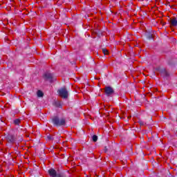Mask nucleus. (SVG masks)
I'll list each match as a JSON object with an SVG mask.
<instances>
[{"label": "nucleus", "instance_id": "nucleus-1", "mask_svg": "<svg viewBox=\"0 0 177 177\" xmlns=\"http://www.w3.org/2000/svg\"><path fill=\"white\" fill-rule=\"evenodd\" d=\"M53 122L55 124V125H57V127H60V125H65L66 124V120L61 119L59 120V118L55 117L53 118Z\"/></svg>", "mask_w": 177, "mask_h": 177}, {"label": "nucleus", "instance_id": "nucleus-2", "mask_svg": "<svg viewBox=\"0 0 177 177\" xmlns=\"http://www.w3.org/2000/svg\"><path fill=\"white\" fill-rule=\"evenodd\" d=\"M58 93L61 97H63V99H67L68 97V92L66 88H62L58 90Z\"/></svg>", "mask_w": 177, "mask_h": 177}, {"label": "nucleus", "instance_id": "nucleus-3", "mask_svg": "<svg viewBox=\"0 0 177 177\" xmlns=\"http://www.w3.org/2000/svg\"><path fill=\"white\" fill-rule=\"evenodd\" d=\"M114 90H113V88L110 86H107L105 88V93L107 95V96H110V95H112L113 93Z\"/></svg>", "mask_w": 177, "mask_h": 177}, {"label": "nucleus", "instance_id": "nucleus-4", "mask_svg": "<svg viewBox=\"0 0 177 177\" xmlns=\"http://www.w3.org/2000/svg\"><path fill=\"white\" fill-rule=\"evenodd\" d=\"M170 26L171 27H176L177 26V18H172L170 19Z\"/></svg>", "mask_w": 177, "mask_h": 177}, {"label": "nucleus", "instance_id": "nucleus-5", "mask_svg": "<svg viewBox=\"0 0 177 177\" xmlns=\"http://www.w3.org/2000/svg\"><path fill=\"white\" fill-rule=\"evenodd\" d=\"M48 173H49L50 176H51V177H55L56 176V170H55L53 169H49Z\"/></svg>", "mask_w": 177, "mask_h": 177}, {"label": "nucleus", "instance_id": "nucleus-6", "mask_svg": "<svg viewBox=\"0 0 177 177\" xmlns=\"http://www.w3.org/2000/svg\"><path fill=\"white\" fill-rule=\"evenodd\" d=\"M7 140L10 143H13V142H15V137L13 136H8L7 137Z\"/></svg>", "mask_w": 177, "mask_h": 177}, {"label": "nucleus", "instance_id": "nucleus-7", "mask_svg": "<svg viewBox=\"0 0 177 177\" xmlns=\"http://www.w3.org/2000/svg\"><path fill=\"white\" fill-rule=\"evenodd\" d=\"M37 96L38 97H42L44 96V93L41 91L39 90L37 91Z\"/></svg>", "mask_w": 177, "mask_h": 177}, {"label": "nucleus", "instance_id": "nucleus-8", "mask_svg": "<svg viewBox=\"0 0 177 177\" xmlns=\"http://www.w3.org/2000/svg\"><path fill=\"white\" fill-rule=\"evenodd\" d=\"M45 78H52V74L50 73H46L44 75Z\"/></svg>", "mask_w": 177, "mask_h": 177}, {"label": "nucleus", "instance_id": "nucleus-9", "mask_svg": "<svg viewBox=\"0 0 177 177\" xmlns=\"http://www.w3.org/2000/svg\"><path fill=\"white\" fill-rule=\"evenodd\" d=\"M14 123L15 124V125H19L20 124V120L19 119H17L14 121Z\"/></svg>", "mask_w": 177, "mask_h": 177}, {"label": "nucleus", "instance_id": "nucleus-10", "mask_svg": "<svg viewBox=\"0 0 177 177\" xmlns=\"http://www.w3.org/2000/svg\"><path fill=\"white\" fill-rule=\"evenodd\" d=\"M92 139L94 142H97V136L96 135L93 136Z\"/></svg>", "mask_w": 177, "mask_h": 177}, {"label": "nucleus", "instance_id": "nucleus-11", "mask_svg": "<svg viewBox=\"0 0 177 177\" xmlns=\"http://www.w3.org/2000/svg\"><path fill=\"white\" fill-rule=\"evenodd\" d=\"M102 52L104 55H109V50H107V49H103Z\"/></svg>", "mask_w": 177, "mask_h": 177}]
</instances>
